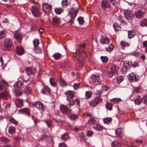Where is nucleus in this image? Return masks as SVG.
Masks as SVG:
<instances>
[{"label":"nucleus","instance_id":"nucleus-1","mask_svg":"<svg viewBox=\"0 0 147 147\" xmlns=\"http://www.w3.org/2000/svg\"><path fill=\"white\" fill-rule=\"evenodd\" d=\"M65 94L66 95V99L69 102L67 104L71 106H74L75 104V101L73 99L75 96L74 92L68 90L65 92Z\"/></svg>","mask_w":147,"mask_h":147},{"label":"nucleus","instance_id":"nucleus-2","mask_svg":"<svg viewBox=\"0 0 147 147\" xmlns=\"http://www.w3.org/2000/svg\"><path fill=\"white\" fill-rule=\"evenodd\" d=\"M78 12V9L77 8H71L68 11V16L71 18V22H73V20L76 17Z\"/></svg>","mask_w":147,"mask_h":147},{"label":"nucleus","instance_id":"nucleus-3","mask_svg":"<svg viewBox=\"0 0 147 147\" xmlns=\"http://www.w3.org/2000/svg\"><path fill=\"white\" fill-rule=\"evenodd\" d=\"M4 47L2 48L4 51H9L11 50V47L13 45V42L11 39L7 38L4 40Z\"/></svg>","mask_w":147,"mask_h":147},{"label":"nucleus","instance_id":"nucleus-4","mask_svg":"<svg viewBox=\"0 0 147 147\" xmlns=\"http://www.w3.org/2000/svg\"><path fill=\"white\" fill-rule=\"evenodd\" d=\"M102 99L99 96L95 97L90 100L89 102V105L92 107H95L101 102Z\"/></svg>","mask_w":147,"mask_h":147},{"label":"nucleus","instance_id":"nucleus-5","mask_svg":"<svg viewBox=\"0 0 147 147\" xmlns=\"http://www.w3.org/2000/svg\"><path fill=\"white\" fill-rule=\"evenodd\" d=\"M147 100V97L146 96L142 97L141 96H138L134 99V100L135 103L137 105L140 104L142 101H143L144 103L146 102Z\"/></svg>","mask_w":147,"mask_h":147},{"label":"nucleus","instance_id":"nucleus-6","mask_svg":"<svg viewBox=\"0 0 147 147\" xmlns=\"http://www.w3.org/2000/svg\"><path fill=\"white\" fill-rule=\"evenodd\" d=\"M32 107H35L37 109L39 110L41 112H44L45 110V107L42 102L37 101L32 103Z\"/></svg>","mask_w":147,"mask_h":147},{"label":"nucleus","instance_id":"nucleus-7","mask_svg":"<svg viewBox=\"0 0 147 147\" xmlns=\"http://www.w3.org/2000/svg\"><path fill=\"white\" fill-rule=\"evenodd\" d=\"M90 81L92 83L100 82V79L99 76L97 74L92 75L90 77Z\"/></svg>","mask_w":147,"mask_h":147},{"label":"nucleus","instance_id":"nucleus-8","mask_svg":"<svg viewBox=\"0 0 147 147\" xmlns=\"http://www.w3.org/2000/svg\"><path fill=\"white\" fill-rule=\"evenodd\" d=\"M61 111L64 114L68 115L70 113L71 109L68 108L66 105H62L60 107Z\"/></svg>","mask_w":147,"mask_h":147},{"label":"nucleus","instance_id":"nucleus-9","mask_svg":"<svg viewBox=\"0 0 147 147\" xmlns=\"http://www.w3.org/2000/svg\"><path fill=\"white\" fill-rule=\"evenodd\" d=\"M33 16L35 17H38L40 15V13L38 8L35 6L32 7L31 9Z\"/></svg>","mask_w":147,"mask_h":147},{"label":"nucleus","instance_id":"nucleus-10","mask_svg":"<svg viewBox=\"0 0 147 147\" xmlns=\"http://www.w3.org/2000/svg\"><path fill=\"white\" fill-rule=\"evenodd\" d=\"M61 23L60 19L56 16H55L52 18V24L54 26H58Z\"/></svg>","mask_w":147,"mask_h":147},{"label":"nucleus","instance_id":"nucleus-11","mask_svg":"<svg viewBox=\"0 0 147 147\" xmlns=\"http://www.w3.org/2000/svg\"><path fill=\"white\" fill-rule=\"evenodd\" d=\"M14 38L16 39L17 42L20 43L21 42L22 36L21 33L19 31H17L15 32L14 34Z\"/></svg>","mask_w":147,"mask_h":147},{"label":"nucleus","instance_id":"nucleus-12","mask_svg":"<svg viewBox=\"0 0 147 147\" xmlns=\"http://www.w3.org/2000/svg\"><path fill=\"white\" fill-rule=\"evenodd\" d=\"M124 14L125 18L128 20L131 19L133 17V14L132 12L128 10H125Z\"/></svg>","mask_w":147,"mask_h":147},{"label":"nucleus","instance_id":"nucleus-13","mask_svg":"<svg viewBox=\"0 0 147 147\" xmlns=\"http://www.w3.org/2000/svg\"><path fill=\"white\" fill-rule=\"evenodd\" d=\"M128 79L131 82H135L139 79V77L136 74H132L128 77Z\"/></svg>","mask_w":147,"mask_h":147},{"label":"nucleus","instance_id":"nucleus-14","mask_svg":"<svg viewBox=\"0 0 147 147\" xmlns=\"http://www.w3.org/2000/svg\"><path fill=\"white\" fill-rule=\"evenodd\" d=\"M26 71L28 76L33 75L36 73L35 68L30 67L26 68Z\"/></svg>","mask_w":147,"mask_h":147},{"label":"nucleus","instance_id":"nucleus-15","mask_svg":"<svg viewBox=\"0 0 147 147\" xmlns=\"http://www.w3.org/2000/svg\"><path fill=\"white\" fill-rule=\"evenodd\" d=\"M144 12L142 10H139L135 13V15L136 18L139 19L144 17Z\"/></svg>","mask_w":147,"mask_h":147},{"label":"nucleus","instance_id":"nucleus-16","mask_svg":"<svg viewBox=\"0 0 147 147\" xmlns=\"http://www.w3.org/2000/svg\"><path fill=\"white\" fill-rule=\"evenodd\" d=\"M110 41V39L106 36H102L100 40V42L102 44H108Z\"/></svg>","mask_w":147,"mask_h":147},{"label":"nucleus","instance_id":"nucleus-17","mask_svg":"<svg viewBox=\"0 0 147 147\" xmlns=\"http://www.w3.org/2000/svg\"><path fill=\"white\" fill-rule=\"evenodd\" d=\"M43 9L45 12H48L51 9V6L47 3H43L42 5Z\"/></svg>","mask_w":147,"mask_h":147},{"label":"nucleus","instance_id":"nucleus-18","mask_svg":"<svg viewBox=\"0 0 147 147\" xmlns=\"http://www.w3.org/2000/svg\"><path fill=\"white\" fill-rule=\"evenodd\" d=\"M131 62H129V61H127L126 62V64L125 65V66H126L127 68H126L125 67H123L121 68V71L123 73H125L126 71H127V68L128 67H130L131 66Z\"/></svg>","mask_w":147,"mask_h":147},{"label":"nucleus","instance_id":"nucleus-19","mask_svg":"<svg viewBox=\"0 0 147 147\" xmlns=\"http://www.w3.org/2000/svg\"><path fill=\"white\" fill-rule=\"evenodd\" d=\"M20 111L21 113L26 115L28 117L30 116V110L28 108H25L21 109Z\"/></svg>","mask_w":147,"mask_h":147},{"label":"nucleus","instance_id":"nucleus-20","mask_svg":"<svg viewBox=\"0 0 147 147\" xmlns=\"http://www.w3.org/2000/svg\"><path fill=\"white\" fill-rule=\"evenodd\" d=\"M17 53L19 55H21L24 53L23 49L21 47L17 46L16 48Z\"/></svg>","mask_w":147,"mask_h":147},{"label":"nucleus","instance_id":"nucleus-21","mask_svg":"<svg viewBox=\"0 0 147 147\" xmlns=\"http://www.w3.org/2000/svg\"><path fill=\"white\" fill-rule=\"evenodd\" d=\"M15 103L17 107L20 108L23 106V101L19 99H18L16 100Z\"/></svg>","mask_w":147,"mask_h":147},{"label":"nucleus","instance_id":"nucleus-22","mask_svg":"<svg viewBox=\"0 0 147 147\" xmlns=\"http://www.w3.org/2000/svg\"><path fill=\"white\" fill-rule=\"evenodd\" d=\"M23 83L21 81H18L16 82L13 86L16 88H22L23 87Z\"/></svg>","mask_w":147,"mask_h":147},{"label":"nucleus","instance_id":"nucleus-23","mask_svg":"<svg viewBox=\"0 0 147 147\" xmlns=\"http://www.w3.org/2000/svg\"><path fill=\"white\" fill-rule=\"evenodd\" d=\"M93 128L96 131H101L102 130L104 127L100 124L96 123Z\"/></svg>","mask_w":147,"mask_h":147},{"label":"nucleus","instance_id":"nucleus-24","mask_svg":"<svg viewBox=\"0 0 147 147\" xmlns=\"http://www.w3.org/2000/svg\"><path fill=\"white\" fill-rule=\"evenodd\" d=\"M102 7L105 9L108 8L110 7V4L109 2L106 0H103L101 3Z\"/></svg>","mask_w":147,"mask_h":147},{"label":"nucleus","instance_id":"nucleus-25","mask_svg":"<svg viewBox=\"0 0 147 147\" xmlns=\"http://www.w3.org/2000/svg\"><path fill=\"white\" fill-rule=\"evenodd\" d=\"M118 69V67H117L115 65H112L110 68V70L111 71H113L115 74H117Z\"/></svg>","mask_w":147,"mask_h":147},{"label":"nucleus","instance_id":"nucleus-26","mask_svg":"<svg viewBox=\"0 0 147 147\" xmlns=\"http://www.w3.org/2000/svg\"><path fill=\"white\" fill-rule=\"evenodd\" d=\"M7 85V84L6 82L4 80H2L0 84V90H1L5 88Z\"/></svg>","mask_w":147,"mask_h":147},{"label":"nucleus","instance_id":"nucleus-27","mask_svg":"<svg viewBox=\"0 0 147 147\" xmlns=\"http://www.w3.org/2000/svg\"><path fill=\"white\" fill-rule=\"evenodd\" d=\"M123 129L121 128H118L115 130V134L117 136L120 137L123 133Z\"/></svg>","mask_w":147,"mask_h":147},{"label":"nucleus","instance_id":"nucleus-28","mask_svg":"<svg viewBox=\"0 0 147 147\" xmlns=\"http://www.w3.org/2000/svg\"><path fill=\"white\" fill-rule=\"evenodd\" d=\"M88 122L89 125L91 126L93 128L97 123L96 121L94 119H89Z\"/></svg>","mask_w":147,"mask_h":147},{"label":"nucleus","instance_id":"nucleus-29","mask_svg":"<svg viewBox=\"0 0 147 147\" xmlns=\"http://www.w3.org/2000/svg\"><path fill=\"white\" fill-rule=\"evenodd\" d=\"M112 146L113 147L119 146H121V144L118 140H115L112 142Z\"/></svg>","mask_w":147,"mask_h":147},{"label":"nucleus","instance_id":"nucleus-30","mask_svg":"<svg viewBox=\"0 0 147 147\" xmlns=\"http://www.w3.org/2000/svg\"><path fill=\"white\" fill-rule=\"evenodd\" d=\"M50 92V90L49 88L48 87L46 86L44 87L41 91V92L44 94H46L47 93H49Z\"/></svg>","mask_w":147,"mask_h":147},{"label":"nucleus","instance_id":"nucleus-31","mask_svg":"<svg viewBox=\"0 0 147 147\" xmlns=\"http://www.w3.org/2000/svg\"><path fill=\"white\" fill-rule=\"evenodd\" d=\"M128 37L129 39H131L134 36L135 32L133 30H130L128 31Z\"/></svg>","mask_w":147,"mask_h":147},{"label":"nucleus","instance_id":"nucleus-32","mask_svg":"<svg viewBox=\"0 0 147 147\" xmlns=\"http://www.w3.org/2000/svg\"><path fill=\"white\" fill-rule=\"evenodd\" d=\"M140 25L142 27H147V19L142 20L140 22Z\"/></svg>","mask_w":147,"mask_h":147},{"label":"nucleus","instance_id":"nucleus-33","mask_svg":"<svg viewBox=\"0 0 147 147\" xmlns=\"http://www.w3.org/2000/svg\"><path fill=\"white\" fill-rule=\"evenodd\" d=\"M50 83L51 85L53 87H56V84L55 80L53 78H51L49 80Z\"/></svg>","mask_w":147,"mask_h":147},{"label":"nucleus","instance_id":"nucleus-34","mask_svg":"<svg viewBox=\"0 0 147 147\" xmlns=\"http://www.w3.org/2000/svg\"><path fill=\"white\" fill-rule=\"evenodd\" d=\"M63 9L61 8H56L55 9V11L57 14H60L63 11Z\"/></svg>","mask_w":147,"mask_h":147},{"label":"nucleus","instance_id":"nucleus-35","mask_svg":"<svg viewBox=\"0 0 147 147\" xmlns=\"http://www.w3.org/2000/svg\"><path fill=\"white\" fill-rule=\"evenodd\" d=\"M77 62L79 64H84L85 63V60L83 57H80L77 59Z\"/></svg>","mask_w":147,"mask_h":147},{"label":"nucleus","instance_id":"nucleus-36","mask_svg":"<svg viewBox=\"0 0 147 147\" xmlns=\"http://www.w3.org/2000/svg\"><path fill=\"white\" fill-rule=\"evenodd\" d=\"M59 83L62 86H64L67 85L66 82L61 77L59 78Z\"/></svg>","mask_w":147,"mask_h":147},{"label":"nucleus","instance_id":"nucleus-37","mask_svg":"<svg viewBox=\"0 0 147 147\" xmlns=\"http://www.w3.org/2000/svg\"><path fill=\"white\" fill-rule=\"evenodd\" d=\"M8 131L9 133L11 134L15 133L16 131L15 127L13 126L10 127L9 128Z\"/></svg>","mask_w":147,"mask_h":147},{"label":"nucleus","instance_id":"nucleus-38","mask_svg":"<svg viewBox=\"0 0 147 147\" xmlns=\"http://www.w3.org/2000/svg\"><path fill=\"white\" fill-rule=\"evenodd\" d=\"M114 30L115 31H119L121 29V28L120 25L118 24L117 23H115L113 25Z\"/></svg>","mask_w":147,"mask_h":147},{"label":"nucleus","instance_id":"nucleus-39","mask_svg":"<svg viewBox=\"0 0 147 147\" xmlns=\"http://www.w3.org/2000/svg\"><path fill=\"white\" fill-rule=\"evenodd\" d=\"M69 137L67 134H65L61 136V138L63 141H65L69 139Z\"/></svg>","mask_w":147,"mask_h":147},{"label":"nucleus","instance_id":"nucleus-40","mask_svg":"<svg viewBox=\"0 0 147 147\" xmlns=\"http://www.w3.org/2000/svg\"><path fill=\"white\" fill-rule=\"evenodd\" d=\"M120 44L121 47L123 48V49L126 46L129 47V44L126 42L123 41L121 42L120 43Z\"/></svg>","mask_w":147,"mask_h":147},{"label":"nucleus","instance_id":"nucleus-41","mask_svg":"<svg viewBox=\"0 0 147 147\" xmlns=\"http://www.w3.org/2000/svg\"><path fill=\"white\" fill-rule=\"evenodd\" d=\"M61 55L59 53H55L52 57L55 59H59L61 57Z\"/></svg>","mask_w":147,"mask_h":147},{"label":"nucleus","instance_id":"nucleus-42","mask_svg":"<svg viewBox=\"0 0 147 147\" xmlns=\"http://www.w3.org/2000/svg\"><path fill=\"white\" fill-rule=\"evenodd\" d=\"M112 119L111 117L106 118L103 119V121L104 123L108 124L111 122Z\"/></svg>","mask_w":147,"mask_h":147},{"label":"nucleus","instance_id":"nucleus-43","mask_svg":"<svg viewBox=\"0 0 147 147\" xmlns=\"http://www.w3.org/2000/svg\"><path fill=\"white\" fill-rule=\"evenodd\" d=\"M69 3V2L67 0H62L61 2L62 5L63 7H66Z\"/></svg>","mask_w":147,"mask_h":147},{"label":"nucleus","instance_id":"nucleus-44","mask_svg":"<svg viewBox=\"0 0 147 147\" xmlns=\"http://www.w3.org/2000/svg\"><path fill=\"white\" fill-rule=\"evenodd\" d=\"M3 106H4L5 109L6 110H7L9 109L10 105L9 103L4 102L3 103Z\"/></svg>","mask_w":147,"mask_h":147},{"label":"nucleus","instance_id":"nucleus-45","mask_svg":"<svg viewBox=\"0 0 147 147\" xmlns=\"http://www.w3.org/2000/svg\"><path fill=\"white\" fill-rule=\"evenodd\" d=\"M92 95V92L90 91H86L85 93V96L86 99L90 98Z\"/></svg>","mask_w":147,"mask_h":147},{"label":"nucleus","instance_id":"nucleus-46","mask_svg":"<svg viewBox=\"0 0 147 147\" xmlns=\"http://www.w3.org/2000/svg\"><path fill=\"white\" fill-rule=\"evenodd\" d=\"M81 140L83 142H85L86 141L87 138L85 134L83 133L80 136Z\"/></svg>","mask_w":147,"mask_h":147},{"label":"nucleus","instance_id":"nucleus-47","mask_svg":"<svg viewBox=\"0 0 147 147\" xmlns=\"http://www.w3.org/2000/svg\"><path fill=\"white\" fill-rule=\"evenodd\" d=\"M9 121L11 123H12L15 124H18V122L16 121L13 118L11 117H9L8 118Z\"/></svg>","mask_w":147,"mask_h":147},{"label":"nucleus","instance_id":"nucleus-48","mask_svg":"<svg viewBox=\"0 0 147 147\" xmlns=\"http://www.w3.org/2000/svg\"><path fill=\"white\" fill-rule=\"evenodd\" d=\"M0 140L4 143H7L9 141V140L8 139L3 136L0 138Z\"/></svg>","mask_w":147,"mask_h":147},{"label":"nucleus","instance_id":"nucleus-49","mask_svg":"<svg viewBox=\"0 0 147 147\" xmlns=\"http://www.w3.org/2000/svg\"><path fill=\"white\" fill-rule=\"evenodd\" d=\"M25 91L27 94H31L32 93V88L30 87H27L25 89Z\"/></svg>","mask_w":147,"mask_h":147},{"label":"nucleus","instance_id":"nucleus-50","mask_svg":"<svg viewBox=\"0 0 147 147\" xmlns=\"http://www.w3.org/2000/svg\"><path fill=\"white\" fill-rule=\"evenodd\" d=\"M112 105L110 103L107 102L106 104V107L109 110L111 111L112 109Z\"/></svg>","mask_w":147,"mask_h":147},{"label":"nucleus","instance_id":"nucleus-51","mask_svg":"<svg viewBox=\"0 0 147 147\" xmlns=\"http://www.w3.org/2000/svg\"><path fill=\"white\" fill-rule=\"evenodd\" d=\"M114 46L112 44H110L109 46L108 47V48H106V51H109V52H111L112 51L113 49L114 48Z\"/></svg>","mask_w":147,"mask_h":147},{"label":"nucleus","instance_id":"nucleus-52","mask_svg":"<svg viewBox=\"0 0 147 147\" xmlns=\"http://www.w3.org/2000/svg\"><path fill=\"white\" fill-rule=\"evenodd\" d=\"M8 95V93L6 91H5L4 92L0 93V98H4Z\"/></svg>","mask_w":147,"mask_h":147},{"label":"nucleus","instance_id":"nucleus-53","mask_svg":"<svg viewBox=\"0 0 147 147\" xmlns=\"http://www.w3.org/2000/svg\"><path fill=\"white\" fill-rule=\"evenodd\" d=\"M5 36V31L3 30L0 31V38L1 39L4 38Z\"/></svg>","mask_w":147,"mask_h":147},{"label":"nucleus","instance_id":"nucleus-54","mask_svg":"<svg viewBox=\"0 0 147 147\" xmlns=\"http://www.w3.org/2000/svg\"><path fill=\"white\" fill-rule=\"evenodd\" d=\"M68 116L69 118L71 120H74L77 118V116L74 114H71L70 115H69Z\"/></svg>","mask_w":147,"mask_h":147},{"label":"nucleus","instance_id":"nucleus-55","mask_svg":"<svg viewBox=\"0 0 147 147\" xmlns=\"http://www.w3.org/2000/svg\"><path fill=\"white\" fill-rule=\"evenodd\" d=\"M80 85L79 83H75L74 84L73 87L74 90H76L80 88Z\"/></svg>","mask_w":147,"mask_h":147},{"label":"nucleus","instance_id":"nucleus-56","mask_svg":"<svg viewBox=\"0 0 147 147\" xmlns=\"http://www.w3.org/2000/svg\"><path fill=\"white\" fill-rule=\"evenodd\" d=\"M34 47L35 48L37 47V45L39 43V40L38 39H35L33 41Z\"/></svg>","mask_w":147,"mask_h":147},{"label":"nucleus","instance_id":"nucleus-57","mask_svg":"<svg viewBox=\"0 0 147 147\" xmlns=\"http://www.w3.org/2000/svg\"><path fill=\"white\" fill-rule=\"evenodd\" d=\"M77 20L78 22L80 24L82 25L83 24L84 22V20L83 18L80 17L78 18Z\"/></svg>","mask_w":147,"mask_h":147},{"label":"nucleus","instance_id":"nucleus-58","mask_svg":"<svg viewBox=\"0 0 147 147\" xmlns=\"http://www.w3.org/2000/svg\"><path fill=\"white\" fill-rule=\"evenodd\" d=\"M100 58L103 63L107 62L108 61V58L106 56H101Z\"/></svg>","mask_w":147,"mask_h":147},{"label":"nucleus","instance_id":"nucleus-59","mask_svg":"<svg viewBox=\"0 0 147 147\" xmlns=\"http://www.w3.org/2000/svg\"><path fill=\"white\" fill-rule=\"evenodd\" d=\"M14 95L15 96H20L22 94V92L20 90H15L14 91Z\"/></svg>","mask_w":147,"mask_h":147},{"label":"nucleus","instance_id":"nucleus-60","mask_svg":"<svg viewBox=\"0 0 147 147\" xmlns=\"http://www.w3.org/2000/svg\"><path fill=\"white\" fill-rule=\"evenodd\" d=\"M123 80V77L121 76H119L117 77V82L118 84L121 82Z\"/></svg>","mask_w":147,"mask_h":147},{"label":"nucleus","instance_id":"nucleus-61","mask_svg":"<svg viewBox=\"0 0 147 147\" xmlns=\"http://www.w3.org/2000/svg\"><path fill=\"white\" fill-rule=\"evenodd\" d=\"M109 1L113 5L116 4L119 2V0H109Z\"/></svg>","mask_w":147,"mask_h":147},{"label":"nucleus","instance_id":"nucleus-62","mask_svg":"<svg viewBox=\"0 0 147 147\" xmlns=\"http://www.w3.org/2000/svg\"><path fill=\"white\" fill-rule=\"evenodd\" d=\"M29 79V78L28 76L27 75H24L23 76L22 78L23 81L25 82H27L28 81Z\"/></svg>","mask_w":147,"mask_h":147},{"label":"nucleus","instance_id":"nucleus-63","mask_svg":"<svg viewBox=\"0 0 147 147\" xmlns=\"http://www.w3.org/2000/svg\"><path fill=\"white\" fill-rule=\"evenodd\" d=\"M35 48V51L36 53H42V49L38 47Z\"/></svg>","mask_w":147,"mask_h":147},{"label":"nucleus","instance_id":"nucleus-64","mask_svg":"<svg viewBox=\"0 0 147 147\" xmlns=\"http://www.w3.org/2000/svg\"><path fill=\"white\" fill-rule=\"evenodd\" d=\"M45 122L47 124L49 127H50L52 124L51 121L50 120H47L45 121Z\"/></svg>","mask_w":147,"mask_h":147}]
</instances>
